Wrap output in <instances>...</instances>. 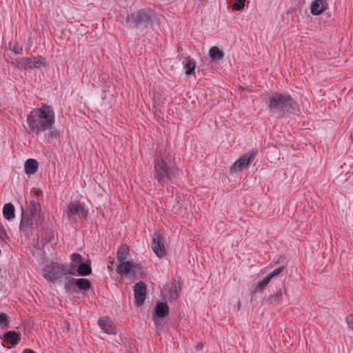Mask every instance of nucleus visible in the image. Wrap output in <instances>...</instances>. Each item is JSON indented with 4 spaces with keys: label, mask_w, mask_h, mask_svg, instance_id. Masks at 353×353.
Wrapping results in <instances>:
<instances>
[{
    "label": "nucleus",
    "mask_w": 353,
    "mask_h": 353,
    "mask_svg": "<svg viewBox=\"0 0 353 353\" xmlns=\"http://www.w3.org/2000/svg\"><path fill=\"white\" fill-rule=\"evenodd\" d=\"M271 278L268 274L266 276H265L262 280L259 281L257 283H256L253 285V291L254 292H263L264 288L268 285V284L271 281Z\"/></svg>",
    "instance_id": "20"
},
{
    "label": "nucleus",
    "mask_w": 353,
    "mask_h": 353,
    "mask_svg": "<svg viewBox=\"0 0 353 353\" xmlns=\"http://www.w3.org/2000/svg\"><path fill=\"white\" fill-rule=\"evenodd\" d=\"M236 2L233 3L232 8L235 10H241L245 6V0H235Z\"/></svg>",
    "instance_id": "28"
},
{
    "label": "nucleus",
    "mask_w": 353,
    "mask_h": 353,
    "mask_svg": "<svg viewBox=\"0 0 353 353\" xmlns=\"http://www.w3.org/2000/svg\"><path fill=\"white\" fill-rule=\"evenodd\" d=\"M77 272L79 275L87 276L91 273L92 270H91V267L90 265L84 263H81L78 266Z\"/></svg>",
    "instance_id": "26"
},
{
    "label": "nucleus",
    "mask_w": 353,
    "mask_h": 353,
    "mask_svg": "<svg viewBox=\"0 0 353 353\" xmlns=\"http://www.w3.org/2000/svg\"><path fill=\"white\" fill-rule=\"evenodd\" d=\"M185 74L188 76L194 75L195 74L196 63L193 59H188L184 63Z\"/></svg>",
    "instance_id": "23"
},
{
    "label": "nucleus",
    "mask_w": 353,
    "mask_h": 353,
    "mask_svg": "<svg viewBox=\"0 0 353 353\" xmlns=\"http://www.w3.org/2000/svg\"><path fill=\"white\" fill-rule=\"evenodd\" d=\"M81 263H83V259L80 254H73L71 255V266L72 268H75Z\"/></svg>",
    "instance_id": "27"
},
{
    "label": "nucleus",
    "mask_w": 353,
    "mask_h": 353,
    "mask_svg": "<svg viewBox=\"0 0 353 353\" xmlns=\"http://www.w3.org/2000/svg\"><path fill=\"white\" fill-rule=\"evenodd\" d=\"M99 325L105 333L108 334H115L117 332L115 325L108 317L100 318L99 319Z\"/></svg>",
    "instance_id": "13"
},
{
    "label": "nucleus",
    "mask_w": 353,
    "mask_h": 353,
    "mask_svg": "<svg viewBox=\"0 0 353 353\" xmlns=\"http://www.w3.org/2000/svg\"><path fill=\"white\" fill-rule=\"evenodd\" d=\"M3 217L8 220H12L14 216V208L12 203H6L3 208Z\"/></svg>",
    "instance_id": "21"
},
{
    "label": "nucleus",
    "mask_w": 353,
    "mask_h": 353,
    "mask_svg": "<svg viewBox=\"0 0 353 353\" xmlns=\"http://www.w3.org/2000/svg\"><path fill=\"white\" fill-rule=\"evenodd\" d=\"M12 51L14 52L15 54H21L22 52V48L19 46H14Z\"/></svg>",
    "instance_id": "33"
},
{
    "label": "nucleus",
    "mask_w": 353,
    "mask_h": 353,
    "mask_svg": "<svg viewBox=\"0 0 353 353\" xmlns=\"http://www.w3.org/2000/svg\"><path fill=\"white\" fill-rule=\"evenodd\" d=\"M23 353H35L33 350H26Z\"/></svg>",
    "instance_id": "36"
},
{
    "label": "nucleus",
    "mask_w": 353,
    "mask_h": 353,
    "mask_svg": "<svg viewBox=\"0 0 353 353\" xmlns=\"http://www.w3.org/2000/svg\"><path fill=\"white\" fill-rule=\"evenodd\" d=\"M165 157V154L157 159L154 168V178L162 185L167 180L172 181L179 174V169L175 166H169Z\"/></svg>",
    "instance_id": "3"
},
{
    "label": "nucleus",
    "mask_w": 353,
    "mask_h": 353,
    "mask_svg": "<svg viewBox=\"0 0 353 353\" xmlns=\"http://www.w3.org/2000/svg\"><path fill=\"white\" fill-rule=\"evenodd\" d=\"M257 153V150H252L243 154L230 168L231 172H237L247 168L249 164L254 160Z\"/></svg>",
    "instance_id": "8"
},
{
    "label": "nucleus",
    "mask_w": 353,
    "mask_h": 353,
    "mask_svg": "<svg viewBox=\"0 0 353 353\" xmlns=\"http://www.w3.org/2000/svg\"><path fill=\"white\" fill-rule=\"evenodd\" d=\"M65 212L68 218L74 221L83 220L88 215V210L82 203L77 201L70 203Z\"/></svg>",
    "instance_id": "6"
},
{
    "label": "nucleus",
    "mask_w": 353,
    "mask_h": 353,
    "mask_svg": "<svg viewBox=\"0 0 353 353\" xmlns=\"http://www.w3.org/2000/svg\"><path fill=\"white\" fill-rule=\"evenodd\" d=\"M266 103L269 112L275 115H283L290 112L296 108V102L290 94L281 92L268 94Z\"/></svg>",
    "instance_id": "2"
},
{
    "label": "nucleus",
    "mask_w": 353,
    "mask_h": 353,
    "mask_svg": "<svg viewBox=\"0 0 353 353\" xmlns=\"http://www.w3.org/2000/svg\"><path fill=\"white\" fill-rule=\"evenodd\" d=\"M151 248L159 258H163L165 255L163 239L160 234H154L151 242Z\"/></svg>",
    "instance_id": "10"
},
{
    "label": "nucleus",
    "mask_w": 353,
    "mask_h": 353,
    "mask_svg": "<svg viewBox=\"0 0 353 353\" xmlns=\"http://www.w3.org/2000/svg\"><path fill=\"white\" fill-rule=\"evenodd\" d=\"M345 322L348 328L353 331V314L348 315L345 319Z\"/></svg>",
    "instance_id": "31"
},
{
    "label": "nucleus",
    "mask_w": 353,
    "mask_h": 353,
    "mask_svg": "<svg viewBox=\"0 0 353 353\" xmlns=\"http://www.w3.org/2000/svg\"><path fill=\"white\" fill-rule=\"evenodd\" d=\"M15 65L21 70L41 69L46 65V59L41 56L17 58L14 61Z\"/></svg>",
    "instance_id": "5"
},
{
    "label": "nucleus",
    "mask_w": 353,
    "mask_h": 353,
    "mask_svg": "<svg viewBox=\"0 0 353 353\" xmlns=\"http://www.w3.org/2000/svg\"><path fill=\"white\" fill-rule=\"evenodd\" d=\"M41 207L36 202L31 203L26 212L22 209V217L20 223V230L23 232L37 226L40 220Z\"/></svg>",
    "instance_id": "4"
},
{
    "label": "nucleus",
    "mask_w": 353,
    "mask_h": 353,
    "mask_svg": "<svg viewBox=\"0 0 353 353\" xmlns=\"http://www.w3.org/2000/svg\"><path fill=\"white\" fill-rule=\"evenodd\" d=\"M59 135L58 132L55 130L54 131H51L49 134H48V137L49 138H56Z\"/></svg>",
    "instance_id": "34"
},
{
    "label": "nucleus",
    "mask_w": 353,
    "mask_h": 353,
    "mask_svg": "<svg viewBox=\"0 0 353 353\" xmlns=\"http://www.w3.org/2000/svg\"><path fill=\"white\" fill-rule=\"evenodd\" d=\"M203 344L202 343H198L196 346V350H200L203 348Z\"/></svg>",
    "instance_id": "35"
},
{
    "label": "nucleus",
    "mask_w": 353,
    "mask_h": 353,
    "mask_svg": "<svg viewBox=\"0 0 353 353\" xmlns=\"http://www.w3.org/2000/svg\"><path fill=\"white\" fill-rule=\"evenodd\" d=\"M134 294L137 305H141L144 303L146 294V285L143 281L135 284Z\"/></svg>",
    "instance_id": "11"
},
{
    "label": "nucleus",
    "mask_w": 353,
    "mask_h": 353,
    "mask_svg": "<svg viewBox=\"0 0 353 353\" xmlns=\"http://www.w3.org/2000/svg\"><path fill=\"white\" fill-rule=\"evenodd\" d=\"M63 268V265H59L57 263L48 264L43 268V276L48 281H57L62 276Z\"/></svg>",
    "instance_id": "9"
},
{
    "label": "nucleus",
    "mask_w": 353,
    "mask_h": 353,
    "mask_svg": "<svg viewBox=\"0 0 353 353\" xmlns=\"http://www.w3.org/2000/svg\"><path fill=\"white\" fill-rule=\"evenodd\" d=\"M327 6L325 0H315L311 4V12L314 15H319L326 10Z\"/></svg>",
    "instance_id": "15"
},
{
    "label": "nucleus",
    "mask_w": 353,
    "mask_h": 353,
    "mask_svg": "<svg viewBox=\"0 0 353 353\" xmlns=\"http://www.w3.org/2000/svg\"><path fill=\"white\" fill-rule=\"evenodd\" d=\"M284 295H285V293L283 294L281 290H279V291L276 292L275 294L272 295L269 299V301L272 304H281L283 302V298Z\"/></svg>",
    "instance_id": "24"
},
{
    "label": "nucleus",
    "mask_w": 353,
    "mask_h": 353,
    "mask_svg": "<svg viewBox=\"0 0 353 353\" xmlns=\"http://www.w3.org/2000/svg\"><path fill=\"white\" fill-rule=\"evenodd\" d=\"M165 290L168 291V299L172 301L176 299L179 296L181 288L180 286H177L174 283H171L167 285V288L165 289Z\"/></svg>",
    "instance_id": "17"
},
{
    "label": "nucleus",
    "mask_w": 353,
    "mask_h": 353,
    "mask_svg": "<svg viewBox=\"0 0 353 353\" xmlns=\"http://www.w3.org/2000/svg\"><path fill=\"white\" fill-rule=\"evenodd\" d=\"M169 307L166 303H159L157 305L154 310L153 320L154 323H157V319H162L168 314Z\"/></svg>",
    "instance_id": "14"
},
{
    "label": "nucleus",
    "mask_w": 353,
    "mask_h": 353,
    "mask_svg": "<svg viewBox=\"0 0 353 353\" xmlns=\"http://www.w3.org/2000/svg\"><path fill=\"white\" fill-rule=\"evenodd\" d=\"M209 56L211 61H216L223 58L224 54L217 46L212 47L209 50Z\"/></svg>",
    "instance_id": "19"
},
{
    "label": "nucleus",
    "mask_w": 353,
    "mask_h": 353,
    "mask_svg": "<svg viewBox=\"0 0 353 353\" xmlns=\"http://www.w3.org/2000/svg\"><path fill=\"white\" fill-rule=\"evenodd\" d=\"M24 168L28 174H33L38 170V163L35 159H29L25 162Z\"/></svg>",
    "instance_id": "18"
},
{
    "label": "nucleus",
    "mask_w": 353,
    "mask_h": 353,
    "mask_svg": "<svg viewBox=\"0 0 353 353\" xmlns=\"http://www.w3.org/2000/svg\"><path fill=\"white\" fill-rule=\"evenodd\" d=\"M8 318V316L7 314L4 313L0 314V327L4 328L7 326Z\"/></svg>",
    "instance_id": "29"
},
{
    "label": "nucleus",
    "mask_w": 353,
    "mask_h": 353,
    "mask_svg": "<svg viewBox=\"0 0 353 353\" xmlns=\"http://www.w3.org/2000/svg\"><path fill=\"white\" fill-rule=\"evenodd\" d=\"M117 260L124 261L129 255V248L126 245H121L117 250Z\"/></svg>",
    "instance_id": "22"
},
{
    "label": "nucleus",
    "mask_w": 353,
    "mask_h": 353,
    "mask_svg": "<svg viewBox=\"0 0 353 353\" xmlns=\"http://www.w3.org/2000/svg\"><path fill=\"white\" fill-rule=\"evenodd\" d=\"M3 337L10 344L14 345L17 343L19 336L16 332L10 331L6 332Z\"/></svg>",
    "instance_id": "25"
},
{
    "label": "nucleus",
    "mask_w": 353,
    "mask_h": 353,
    "mask_svg": "<svg viewBox=\"0 0 353 353\" xmlns=\"http://www.w3.org/2000/svg\"><path fill=\"white\" fill-rule=\"evenodd\" d=\"M54 122V112L46 104L32 110L26 119L28 130L37 134L50 130Z\"/></svg>",
    "instance_id": "1"
},
{
    "label": "nucleus",
    "mask_w": 353,
    "mask_h": 353,
    "mask_svg": "<svg viewBox=\"0 0 353 353\" xmlns=\"http://www.w3.org/2000/svg\"><path fill=\"white\" fill-rule=\"evenodd\" d=\"M75 285L80 290H88L90 288V282L87 279H71L65 284V288L70 290Z\"/></svg>",
    "instance_id": "12"
},
{
    "label": "nucleus",
    "mask_w": 353,
    "mask_h": 353,
    "mask_svg": "<svg viewBox=\"0 0 353 353\" xmlns=\"http://www.w3.org/2000/svg\"><path fill=\"white\" fill-rule=\"evenodd\" d=\"M117 268L121 274H128L133 269L138 268V264L134 261H122Z\"/></svg>",
    "instance_id": "16"
},
{
    "label": "nucleus",
    "mask_w": 353,
    "mask_h": 353,
    "mask_svg": "<svg viewBox=\"0 0 353 353\" xmlns=\"http://www.w3.org/2000/svg\"><path fill=\"white\" fill-rule=\"evenodd\" d=\"M284 270V266L280 267L274 270L272 272L268 274L269 276L272 279L274 276L279 275Z\"/></svg>",
    "instance_id": "30"
},
{
    "label": "nucleus",
    "mask_w": 353,
    "mask_h": 353,
    "mask_svg": "<svg viewBox=\"0 0 353 353\" xmlns=\"http://www.w3.org/2000/svg\"><path fill=\"white\" fill-rule=\"evenodd\" d=\"M151 15V10H138L134 12L128 17V22L137 28L145 27L150 21Z\"/></svg>",
    "instance_id": "7"
},
{
    "label": "nucleus",
    "mask_w": 353,
    "mask_h": 353,
    "mask_svg": "<svg viewBox=\"0 0 353 353\" xmlns=\"http://www.w3.org/2000/svg\"><path fill=\"white\" fill-rule=\"evenodd\" d=\"M0 239L3 241H5L8 239L7 234L2 227H0Z\"/></svg>",
    "instance_id": "32"
}]
</instances>
